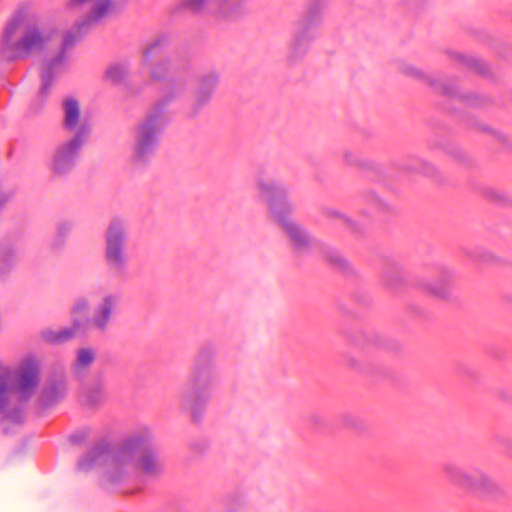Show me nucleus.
I'll return each mask as SVG.
<instances>
[{
	"instance_id": "11",
	"label": "nucleus",
	"mask_w": 512,
	"mask_h": 512,
	"mask_svg": "<svg viewBox=\"0 0 512 512\" xmlns=\"http://www.w3.org/2000/svg\"><path fill=\"white\" fill-rule=\"evenodd\" d=\"M127 242V221L119 217L111 219L105 233L104 257L107 267L116 276H125L127 274L129 262L126 253Z\"/></svg>"
},
{
	"instance_id": "22",
	"label": "nucleus",
	"mask_w": 512,
	"mask_h": 512,
	"mask_svg": "<svg viewBox=\"0 0 512 512\" xmlns=\"http://www.w3.org/2000/svg\"><path fill=\"white\" fill-rule=\"evenodd\" d=\"M129 74V68L125 63H111L106 66L102 79L105 83L118 85L125 81Z\"/></svg>"
},
{
	"instance_id": "34",
	"label": "nucleus",
	"mask_w": 512,
	"mask_h": 512,
	"mask_svg": "<svg viewBox=\"0 0 512 512\" xmlns=\"http://www.w3.org/2000/svg\"><path fill=\"white\" fill-rule=\"evenodd\" d=\"M13 194L10 192H0V210L11 200Z\"/></svg>"
},
{
	"instance_id": "24",
	"label": "nucleus",
	"mask_w": 512,
	"mask_h": 512,
	"mask_svg": "<svg viewBox=\"0 0 512 512\" xmlns=\"http://www.w3.org/2000/svg\"><path fill=\"white\" fill-rule=\"evenodd\" d=\"M18 258V249L9 244H0V275L8 272L11 267L16 263Z\"/></svg>"
},
{
	"instance_id": "18",
	"label": "nucleus",
	"mask_w": 512,
	"mask_h": 512,
	"mask_svg": "<svg viewBox=\"0 0 512 512\" xmlns=\"http://www.w3.org/2000/svg\"><path fill=\"white\" fill-rule=\"evenodd\" d=\"M67 392V381L63 376L52 378L41 390L38 402L43 407L54 406L66 397Z\"/></svg>"
},
{
	"instance_id": "25",
	"label": "nucleus",
	"mask_w": 512,
	"mask_h": 512,
	"mask_svg": "<svg viewBox=\"0 0 512 512\" xmlns=\"http://www.w3.org/2000/svg\"><path fill=\"white\" fill-rule=\"evenodd\" d=\"M105 399V390L102 385H96L85 391L82 395V402L90 407L100 405Z\"/></svg>"
},
{
	"instance_id": "17",
	"label": "nucleus",
	"mask_w": 512,
	"mask_h": 512,
	"mask_svg": "<svg viewBox=\"0 0 512 512\" xmlns=\"http://www.w3.org/2000/svg\"><path fill=\"white\" fill-rule=\"evenodd\" d=\"M250 0H216L214 19L219 22H236L248 12Z\"/></svg>"
},
{
	"instance_id": "37",
	"label": "nucleus",
	"mask_w": 512,
	"mask_h": 512,
	"mask_svg": "<svg viewBox=\"0 0 512 512\" xmlns=\"http://www.w3.org/2000/svg\"><path fill=\"white\" fill-rule=\"evenodd\" d=\"M346 421H347V424H348V425H353V422H352V418H351V417H347V418H346Z\"/></svg>"
},
{
	"instance_id": "31",
	"label": "nucleus",
	"mask_w": 512,
	"mask_h": 512,
	"mask_svg": "<svg viewBox=\"0 0 512 512\" xmlns=\"http://www.w3.org/2000/svg\"><path fill=\"white\" fill-rule=\"evenodd\" d=\"M344 161L350 166H359L363 167L366 165L365 161L362 160L356 153L353 151H344L343 152Z\"/></svg>"
},
{
	"instance_id": "6",
	"label": "nucleus",
	"mask_w": 512,
	"mask_h": 512,
	"mask_svg": "<svg viewBox=\"0 0 512 512\" xmlns=\"http://www.w3.org/2000/svg\"><path fill=\"white\" fill-rule=\"evenodd\" d=\"M216 381L214 355L210 350H201L195 356L187 385L178 396L180 409L188 413L194 421L203 414Z\"/></svg>"
},
{
	"instance_id": "32",
	"label": "nucleus",
	"mask_w": 512,
	"mask_h": 512,
	"mask_svg": "<svg viewBox=\"0 0 512 512\" xmlns=\"http://www.w3.org/2000/svg\"><path fill=\"white\" fill-rule=\"evenodd\" d=\"M72 228L73 225L69 221H63L57 225V240L60 241V244L70 234Z\"/></svg>"
},
{
	"instance_id": "38",
	"label": "nucleus",
	"mask_w": 512,
	"mask_h": 512,
	"mask_svg": "<svg viewBox=\"0 0 512 512\" xmlns=\"http://www.w3.org/2000/svg\"><path fill=\"white\" fill-rule=\"evenodd\" d=\"M386 277H387V281H388V283H389L390 285H392V286H393V285H394V283L392 282V280L388 279V275H387Z\"/></svg>"
},
{
	"instance_id": "12",
	"label": "nucleus",
	"mask_w": 512,
	"mask_h": 512,
	"mask_svg": "<svg viewBox=\"0 0 512 512\" xmlns=\"http://www.w3.org/2000/svg\"><path fill=\"white\" fill-rule=\"evenodd\" d=\"M191 70L192 65L190 60L179 56H170L153 65L150 70V77L153 80L162 81L170 77L158 100H164L166 90L178 79H185L187 89Z\"/></svg>"
},
{
	"instance_id": "16",
	"label": "nucleus",
	"mask_w": 512,
	"mask_h": 512,
	"mask_svg": "<svg viewBox=\"0 0 512 512\" xmlns=\"http://www.w3.org/2000/svg\"><path fill=\"white\" fill-rule=\"evenodd\" d=\"M398 68L399 71L402 72L404 75H407L409 77L415 78L428 84L433 90H435L438 93L448 96L456 95L457 89L454 84H447L440 79L430 76L410 63L400 62Z\"/></svg>"
},
{
	"instance_id": "28",
	"label": "nucleus",
	"mask_w": 512,
	"mask_h": 512,
	"mask_svg": "<svg viewBox=\"0 0 512 512\" xmlns=\"http://www.w3.org/2000/svg\"><path fill=\"white\" fill-rule=\"evenodd\" d=\"M363 198L368 204L379 211H388L391 209V205L386 200L378 196L373 190L365 191Z\"/></svg>"
},
{
	"instance_id": "15",
	"label": "nucleus",
	"mask_w": 512,
	"mask_h": 512,
	"mask_svg": "<svg viewBox=\"0 0 512 512\" xmlns=\"http://www.w3.org/2000/svg\"><path fill=\"white\" fill-rule=\"evenodd\" d=\"M63 128L72 132L71 139L86 142L91 134V123L81 115L79 102L74 98H67L63 101Z\"/></svg>"
},
{
	"instance_id": "26",
	"label": "nucleus",
	"mask_w": 512,
	"mask_h": 512,
	"mask_svg": "<svg viewBox=\"0 0 512 512\" xmlns=\"http://www.w3.org/2000/svg\"><path fill=\"white\" fill-rule=\"evenodd\" d=\"M90 308V302L89 300L82 296L75 299L70 314L72 317V324L74 325V322L76 319H83L82 316H85Z\"/></svg>"
},
{
	"instance_id": "33",
	"label": "nucleus",
	"mask_w": 512,
	"mask_h": 512,
	"mask_svg": "<svg viewBox=\"0 0 512 512\" xmlns=\"http://www.w3.org/2000/svg\"><path fill=\"white\" fill-rule=\"evenodd\" d=\"M162 47V41L161 40H155L153 41L148 47H146L143 50V58L144 61H148L150 56L156 55L160 53Z\"/></svg>"
},
{
	"instance_id": "23",
	"label": "nucleus",
	"mask_w": 512,
	"mask_h": 512,
	"mask_svg": "<svg viewBox=\"0 0 512 512\" xmlns=\"http://www.w3.org/2000/svg\"><path fill=\"white\" fill-rule=\"evenodd\" d=\"M321 254L323 259L333 268L338 269L344 273L350 271L349 262L338 250L325 246L321 248Z\"/></svg>"
},
{
	"instance_id": "2",
	"label": "nucleus",
	"mask_w": 512,
	"mask_h": 512,
	"mask_svg": "<svg viewBox=\"0 0 512 512\" xmlns=\"http://www.w3.org/2000/svg\"><path fill=\"white\" fill-rule=\"evenodd\" d=\"M41 379V360L29 354L14 368L0 370V414L3 424H21L24 421L23 403L36 393Z\"/></svg>"
},
{
	"instance_id": "30",
	"label": "nucleus",
	"mask_w": 512,
	"mask_h": 512,
	"mask_svg": "<svg viewBox=\"0 0 512 512\" xmlns=\"http://www.w3.org/2000/svg\"><path fill=\"white\" fill-rule=\"evenodd\" d=\"M406 169L421 172L428 176H433L436 173V169L430 163L420 159L414 160L411 165L406 166Z\"/></svg>"
},
{
	"instance_id": "36",
	"label": "nucleus",
	"mask_w": 512,
	"mask_h": 512,
	"mask_svg": "<svg viewBox=\"0 0 512 512\" xmlns=\"http://www.w3.org/2000/svg\"><path fill=\"white\" fill-rule=\"evenodd\" d=\"M506 447H507L509 453L512 455V441H507Z\"/></svg>"
},
{
	"instance_id": "4",
	"label": "nucleus",
	"mask_w": 512,
	"mask_h": 512,
	"mask_svg": "<svg viewBox=\"0 0 512 512\" xmlns=\"http://www.w3.org/2000/svg\"><path fill=\"white\" fill-rule=\"evenodd\" d=\"M185 92V79H178L166 90L164 100L155 101L135 126L129 154V161L134 167L143 168L152 161L159 145V135L168 123L166 107Z\"/></svg>"
},
{
	"instance_id": "29",
	"label": "nucleus",
	"mask_w": 512,
	"mask_h": 512,
	"mask_svg": "<svg viewBox=\"0 0 512 512\" xmlns=\"http://www.w3.org/2000/svg\"><path fill=\"white\" fill-rule=\"evenodd\" d=\"M456 56L460 62L465 64L467 67L474 69L478 73L484 74L488 70L486 64L482 60H480L476 57L460 55V54L459 55L457 54Z\"/></svg>"
},
{
	"instance_id": "7",
	"label": "nucleus",
	"mask_w": 512,
	"mask_h": 512,
	"mask_svg": "<svg viewBox=\"0 0 512 512\" xmlns=\"http://www.w3.org/2000/svg\"><path fill=\"white\" fill-rule=\"evenodd\" d=\"M90 4L91 10L88 16L67 31L61 41L60 52L52 58L43 68L41 73L42 85L39 93V101L42 103L49 94L50 87L56 75L67 66V50L70 49L87 31L91 23H97L111 10V0H70L72 7Z\"/></svg>"
},
{
	"instance_id": "21",
	"label": "nucleus",
	"mask_w": 512,
	"mask_h": 512,
	"mask_svg": "<svg viewBox=\"0 0 512 512\" xmlns=\"http://www.w3.org/2000/svg\"><path fill=\"white\" fill-rule=\"evenodd\" d=\"M95 360L96 351L93 348L84 347L78 349L72 364L73 372L78 376L87 373Z\"/></svg>"
},
{
	"instance_id": "5",
	"label": "nucleus",
	"mask_w": 512,
	"mask_h": 512,
	"mask_svg": "<svg viewBox=\"0 0 512 512\" xmlns=\"http://www.w3.org/2000/svg\"><path fill=\"white\" fill-rule=\"evenodd\" d=\"M56 38V28L42 27L36 15L21 8L14 13L5 27L2 51L10 59L25 58L47 48Z\"/></svg>"
},
{
	"instance_id": "20",
	"label": "nucleus",
	"mask_w": 512,
	"mask_h": 512,
	"mask_svg": "<svg viewBox=\"0 0 512 512\" xmlns=\"http://www.w3.org/2000/svg\"><path fill=\"white\" fill-rule=\"evenodd\" d=\"M215 4L216 0H179L177 8L192 15L214 18Z\"/></svg>"
},
{
	"instance_id": "1",
	"label": "nucleus",
	"mask_w": 512,
	"mask_h": 512,
	"mask_svg": "<svg viewBox=\"0 0 512 512\" xmlns=\"http://www.w3.org/2000/svg\"><path fill=\"white\" fill-rule=\"evenodd\" d=\"M109 458L103 481L117 485L130 482L140 476L157 478L163 472V463L153 444V435L147 428L136 431L109 453L108 445L99 443L78 461V469L90 471Z\"/></svg>"
},
{
	"instance_id": "19",
	"label": "nucleus",
	"mask_w": 512,
	"mask_h": 512,
	"mask_svg": "<svg viewBox=\"0 0 512 512\" xmlns=\"http://www.w3.org/2000/svg\"><path fill=\"white\" fill-rule=\"evenodd\" d=\"M453 279V272L451 270L444 269L440 272L436 281L422 283L421 287L424 291L435 297L446 298L450 294Z\"/></svg>"
},
{
	"instance_id": "10",
	"label": "nucleus",
	"mask_w": 512,
	"mask_h": 512,
	"mask_svg": "<svg viewBox=\"0 0 512 512\" xmlns=\"http://www.w3.org/2000/svg\"><path fill=\"white\" fill-rule=\"evenodd\" d=\"M442 472L446 480L457 488L480 498L501 494L497 481L483 470L468 471L455 463H444Z\"/></svg>"
},
{
	"instance_id": "9",
	"label": "nucleus",
	"mask_w": 512,
	"mask_h": 512,
	"mask_svg": "<svg viewBox=\"0 0 512 512\" xmlns=\"http://www.w3.org/2000/svg\"><path fill=\"white\" fill-rule=\"evenodd\" d=\"M326 4L327 0H309L304 12L294 23L287 52V60L290 64L300 61L308 53L311 43L316 38V31L322 23Z\"/></svg>"
},
{
	"instance_id": "27",
	"label": "nucleus",
	"mask_w": 512,
	"mask_h": 512,
	"mask_svg": "<svg viewBox=\"0 0 512 512\" xmlns=\"http://www.w3.org/2000/svg\"><path fill=\"white\" fill-rule=\"evenodd\" d=\"M322 214L331 220H338L342 224L346 225L351 230H357L356 222L350 217L346 216L339 210L333 208H324Z\"/></svg>"
},
{
	"instance_id": "13",
	"label": "nucleus",
	"mask_w": 512,
	"mask_h": 512,
	"mask_svg": "<svg viewBox=\"0 0 512 512\" xmlns=\"http://www.w3.org/2000/svg\"><path fill=\"white\" fill-rule=\"evenodd\" d=\"M195 86L191 94V102L186 109L188 118L197 117L210 103L219 84V74L210 70L195 78Z\"/></svg>"
},
{
	"instance_id": "35",
	"label": "nucleus",
	"mask_w": 512,
	"mask_h": 512,
	"mask_svg": "<svg viewBox=\"0 0 512 512\" xmlns=\"http://www.w3.org/2000/svg\"><path fill=\"white\" fill-rule=\"evenodd\" d=\"M347 363L353 369H359L360 368L359 362L356 359H354V358H349L347 360Z\"/></svg>"
},
{
	"instance_id": "8",
	"label": "nucleus",
	"mask_w": 512,
	"mask_h": 512,
	"mask_svg": "<svg viewBox=\"0 0 512 512\" xmlns=\"http://www.w3.org/2000/svg\"><path fill=\"white\" fill-rule=\"evenodd\" d=\"M121 304V295L109 292L102 295L95 304L93 313L85 319H76L74 325L59 330H47L44 338L53 344L68 342L79 335H87L91 331L105 333L115 320Z\"/></svg>"
},
{
	"instance_id": "14",
	"label": "nucleus",
	"mask_w": 512,
	"mask_h": 512,
	"mask_svg": "<svg viewBox=\"0 0 512 512\" xmlns=\"http://www.w3.org/2000/svg\"><path fill=\"white\" fill-rule=\"evenodd\" d=\"M85 143L70 138L56 147L51 159V173L54 177H64L74 170Z\"/></svg>"
},
{
	"instance_id": "3",
	"label": "nucleus",
	"mask_w": 512,
	"mask_h": 512,
	"mask_svg": "<svg viewBox=\"0 0 512 512\" xmlns=\"http://www.w3.org/2000/svg\"><path fill=\"white\" fill-rule=\"evenodd\" d=\"M256 185L260 198L266 202L271 217L281 227L293 253L300 256L311 252L317 242L300 223L291 218L293 206L287 197V187L270 178L265 171L258 173Z\"/></svg>"
}]
</instances>
